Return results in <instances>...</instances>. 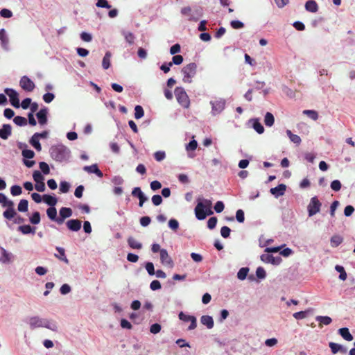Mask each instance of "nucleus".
Segmentation results:
<instances>
[{"label": "nucleus", "instance_id": "nucleus-63", "mask_svg": "<svg viewBox=\"0 0 355 355\" xmlns=\"http://www.w3.org/2000/svg\"><path fill=\"white\" fill-rule=\"evenodd\" d=\"M166 157V154L164 151H157L154 154V157L157 162L162 161Z\"/></svg>", "mask_w": 355, "mask_h": 355}, {"label": "nucleus", "instance_id": "nucleus-34", "mask_svg": "<svg viewBox=\"0 0 355 355\" xmlns=\"http://www.w3.org/2000/svg\"><path fill=\"white\" fill-rule=\"evenodd\" d=\"M275 122L274 116L270 112H267L264 117V123L266 126L271 127Z\"/></svg>", "mask_w": 355, "mask_h": 355}, {"label": "nucleus", "instance_id": "nucleus-4", "mask_svg": "<svg viewBox=\"0 0 355 355\" xmlns=\"http://www.w3.org/2000/svg\"><path fill=\"white\" fill-rule=\"evenodd\" d=\"M0 204L3 207L6 208V210L3 213V216L5 218L12 220L17 216L14 202L8 199L3 193H0Z\"/></svg>", "mask_w": 355, "mask_h": 355}, {"label": "nucleus", "instance_id": "nucleus-11", "mask_svg": "<svg viewBox=\"0 0 355 355\" xmlns=\"http://www.w3.org/2000/svg\"><path fill=\"white\" fill-rule=\"evenodd\" d=\"M21 87L26 92H32L35 88L34 83L26 76L21 78L19 81Z\"/></svg>", "mask_w": 355, "mask_h": 355}, {"label": "nucleus", "instance_id": "nucleus-38", "mask_svg": "<svg viewBox=\"0 0 355 355\" xmlns=\"http://www.w3.org/2000/svg\"><path fill=\"white\" fill-rule=\"evenodd\" d=\"M335 270L340 273L339 279L342 281H345L347 279V275L342 266L336 265Z\"/></svg>", "mask_w": 355, "mask_h": 355}, {"label": "nucleus", "instance_id": "nucleus-1", "mask_svg": "<svg viewBox=\"0 0 355 355\" xmlns=\"http://www.w3.org/2000/svg\"><path fill=\"white\" fill-rule=\"evenodd\" d=\"M197 201L195 214L198 220H204L207 216L213 214L212 202L210 200L198 198Z\"/></svg>", "mask_w": 355, "mask_h": 355}, {"label": "nucleus", "instance_id": "nucleus-12", "mask_svg": "<svg viewBox=\"0 0 355 355\" xmlns=\"http://www.w3.org/2000/svg\"><path fill=\"white\" fill-rule=\"evenodd\" d=\"M159 254L162 264L172 268L174 266V263L167 250L166 249H162L160 250Z\"/></svg>", "mask_w": 355, "mask_h": 355}, {"label": "nucleus", "instance_id": "nucleus-31", "mask_svg": "<svg viewBox=\"0 0 355 355\" xmlns=\"http://www.w3.org/2000/svg\"><path fill=\"white\" fill-rule=\"evenodd\" d=\"M286 135L293 143H294L297 145L300 144L302 140H301V138L298 135L292 133V132L290 130H286Z\"/></svg>", "mask_w": 355, "mask_h": 355}, {"label": "nucleus", "instance_id": "nucleus-33", "mask_svg": "<svg viewBox=\"0 0 355 355\" xmlns=\"http://www.w3.org/2000/svg\"><path fill=\"white\" fill-rule=\"evenodd\" d=\"M30 143L37 151L41 150L42 147L39 141V138H37V135H33L30 140Z\"/></svg>", "mask_w": 355, "mask_h": 355}, {"label": "nucleus", "instance_id": "nucleus-21", "mask_svg": "<svg viewBox=\"0 0 355 355\" xmlns=\"http://www.w3.org/2000/svg\"><path fill=\"white\" fill-rule=\"evenodd\" d=\"M200 322L209 329H212L214 325V320L212 317L209 315H202L200 318Z\"/></svg>", "mask_w": 355, "mask_h": 355}, {"label": "nucleus", "instance_id": "nucleus-19", "mask_svg": "<svg viewBox=\"0 0 355 355\" xmlns=\"http://www.w3.org/2000/svg\"><path fill=\"white\" fill-rule=\"evenodd\" d=\"M12 132L11 125L9 124H3L0 129V137L3 139H7Z\"/></svg>", "mask_w": 355, "mask_h": 355}, {"label": "nucleus", "instance_id": "nucleus-54", "mask_svg": "<svg viewBox=\"0 0 355 355\" xmlns=\"http://www.w3.org/2000/svg\"><path fill=\"white\" fill-rule=\"evenodd\" d=\"M96 5L99 8H105L108 9L111 8V5L109 4L107 0H98Z\"/></svg>", "mask_w": 355, "mask_h": 355}, {"label": "nucleus", "instance_id": "nucleus-23", "mask_svg": "<svg viewBox=\"0 0 355 355\" xmlns=\"http://www.w3.org/2000/svg\"><path fill=\"white\" fill-rule=\"evenodd\" d=\"M305 9L308 12H316L318 10V6L315 1L314 0H309L305 3Z\"/></svg>", "mask_w": 355, "mask_h": 355}, {"label": "nucleus", "instance_id": "nucleus-18", "mask_svg": "<svg viewBox=\"0 0 355 355\" xmlns=\"http://www.w3.org/2000/svg\"><path fill=\"white\" fill-rule=\"evenodd\" d=\"M1 254L2 257L1 258L0 261L3 263H8L13 261L14 256L11 252H8L4 248H1Z\"/></svg>", "mask_w": 355, "mask_h": 355}, {"label": "nucleus", "instance_id": "nucleus-2", "mask_svg": "<svg viewBox=\"0 0 355 355\" xmlns=\"http://www.w3.org/2000/svg\"><path fill=\"white\" fill-rule=\"evenodd\" d=\"M50 155L54 160L63 162L69 160L71 151L63 144H58L51 147Z\"/></svg>", "mask_w": 355, "mask_h": 355}, {"label": "nucleus", "instance_id": "nucleus-36", "mask_svg": "<svg viewBox=\"0 0 355 355\" xmlns=\"http://www.w3.org/2000/svg\"><path fill=\"white\" fill-rule=\"evenodd\" d=\"M315 320L320 322V325L324 324V325H329L331 323L332 320L329 316H317L315 318Z\"/></svg>", "mask_w": 355, "mask_h": 355}, {"label": "nucleus", "instance_id": "nucleus-59", "mask_svg": "<svg viewBox=\"0 0 355 355\" xmlns=\"http://www.w3.org/2000/svg\"><path fill=\"white\" fill-rule=\"evenodd\" d=\"M146 269L148 272V273L150 275H154L155 272V268H154V265L152 262H147L146 263Z\"/></svg>", "mask_w": 355, "mask_h": 355}, {"label": "nucleus", "instance_id": "nucleus-10", "mask_svg": "<svg viewBox=\"0 0 355 355\" xmlns=\"http://www.w3.org/2000/svg\"><path fill=\"white\" fill-rule=\"evenodd\" d=\"M4 92L8 96L11 105L16 108H19L20 107L19 94L15 89L10 88L5 89Z\"/></svg>", "mask_w": 355, "mask_h": 355}, {"label": "nucleus", "instance_id": "nucleus-26", "mask_svg": "<svg viewBox=\"0 0 355 355\" xmlns=\"http://www.w3.org/2000/svg\"><path fill=\"white\" fill-rule=\"evenodd\" d=\"M343 241V238L338 234H335L332 236L330 239L331 245L333 248L338 247L340 244L342 243Z\"/></svg>", "mask_w": 355, "mask_h": 355}, {"label": "nucleus", "instance_id": "nucleus-30", "mask_svg": "<svg viewBox=\"0 0 355 355\" xmlns=\"http://www.w3.org/2000/svg\"><path fill=\"white\" fill-rule=\"evenodd\" d=\"M18 230L24 234H34L35 232V228L32 227L29 225L19 226Z\"/></svg>", "mask_w": 355, "mask_h": 355}, {"label": "nucleus", "instance_id": "nucleus-48", "mask_svg": "<svg viewBox=\"0 0 355 355\" xmlns=\"http://www.w3.org/2000/svg\"><path fill=\"white\" fill-rule=\"evenodd\" d=\"M10 193L13 196H19L22 193V189L19 185H14L10 188Z\"/></svg>", "mask_w": 355, "mask_h": 355}, {"label": "nucleus", "instance_id": "nucleus-62", "mask_svg": "<svg viewBox=\"0 0 355 355\" xmlns=\"http://www.w3.org/2000/svg\"><path fill=\"white\" fill-rule=\"evenodd\" d=\"M152 202L155 206H158L162 202V198L159 195H154L152 197Z\"/></svg>", "mask_w": 355, "mask_h": 355}, {"label": "nucleus", "instance_id": "nucleus-6", "mask_svg": "<svg viewBox=\"0 0 355 355\" xmlns=\"http://www.w3.org/2000/svg\"><path fill=\"white\" fill-rule=\"evenodd\" d=\"M196 69L197 65L195 63H189L182 68V80L184 83H191L192 82V78L196 73Z\"/></svg>", "mask_w": 355, "mask_h": 355}, {"label": "nucleus", "instance_id": "nucleus-3", "mask_svg": "<svg viewBox=\"0 0 355 355\" xmlns=\"http://www.w3.org/2000/svg\"><path fill=\"white\" fill-rule=\"evenodd\" d=\"M28 324L31 329L45 327L53 331H58V325L55 321L47 318H42L39 316L30 318Z\"/></svg>", "mask_w": 355, "mask_h": 355}, {"label": "nucleus", "instance_id": "nucleus-45", "mask_svg": "<svg viewBox=\"0 0 355 355\" xmlns=\"http://www.w3.org/2000/svg\"><path fill=\"white\" fill-rule=\"evenodd\" d=\"M69 188H70V184L69 182H66V181H62L60 183V191L62 193H66L69 191Z\"/></svg>", "mask_w": 355, "mask_h": 355}, {"label": "nucleus", "instance_id": "nucleus-46", "mask_svg": "<svg viewBox=\"0 0 355 355\" xmlns=\"http://www.w3.org/2000/svg\"><path fill=\"white\" fill-rule=\"evenodd\" d=\"M30 222L32 224L37 225L40 222V214L38 211H35L33 214V215L30 217Z\"/></svg>", "mask_w": 355, "mask_h": 355}, {"label": "nucleus", "instance_id": "nucleus-61", "mask_svg": "<svg viewBox=\"0 0 355 355\" xmlns=\"http://www.w3.org/2000/svg\"><path fill=\"white\" fill-rule=\"evenodd\" d=\"M231 230L227 227L223 226L220 230V234L223 238H228L230 234Z\"/></svg>", "mask_w": 355, "mask_h": 355}, {"label": "nucleus", "instance_id": "nucleus-15", "mask_svg": "<svg viewBox=\"0 0 355 355\" xmlns=\"http://www.w3.org/2000/svg\"><path fill=\"white\" fill-rule=\"evenodd\" d=\"M48 108L41 109L36 114L39 123L42 125L47 123Z\"/></svg>", "mask_w": 355, "mask_h": 355}, {"label": "nucleus", "instance_id": "nucleus-35", "mask_svg": "<svg viewBox=\"0 0 355 355\" xmlns=\"http://www.w3.org/2000/svg\"><path fill=\"white\" fill-rule=\"evenodd\" d=\"M28 202L27 200L22 199L19 201L17 210L20 212H26L28 211Z\"/></svg>", "mask_w": 355, "mask_h": 355}, {"label": "nucleus", "instance_id": "nucleus-13", "mask_svg": "<svg viewBox=\"0 0 355 355\" xmlns=\"http://www.w3.org/2000/svg\"><path fill=\"white\" fill-rule=\"evenodd\" d=\"M0 42L1 47L6 50H9V38L4 28L0 30Z\"/></svg>", "mask_w": 355, "mask_h": 355}, {"label": "nucleus", "instance_id": "nucleus-27", "mask_svg": "<svg viewBox=\"0 0 355 355\" xmlns=\"http://www.w3.org/2000/svg\"><path fill=\"white\" fill-rule=\"evenodd\" d=\"M44 202L50 205L51 207H54L57 203V199L55 196L50 195H44L43 197Z\"/></svg>", "mask_w": 355, "mask_h": 355}, {"label": "nucleus", "instance_id": "nucleus-58", "mask_svg": "<svg viewBox=\"0 0 355 355\" xmlns=\"http://www.w3.org/2000/svg\"><path fill=\"white\" fill-rule=\"evenodd\" d=\"M236 218L239 223H243L245 220L244 212L242 209H239L236 212Z\"/></svg>", "mask_w": 355, "mask_h": 355}, {"label": "nucleus", "instance_id": "nucleus-17", "mask_svg": "<svg viewBox=\"0 0 355 355\" xmlns=\"http://www.w3.org/2000/svg\"><path fill=\"white\" fill-rule=\"evenodd\" d=\"M83 170L88 173H94L99 178H102L103 175V173L99 170L96 164H92L91 166H84Z\"/></svg>", "mask_w": 355, "mask_h": 355}, {"label": "nucleus", "instance_id": "nucleus-29", "mask_svg": "<svg viewBox=\"0 0 355 355\" xmlns=\"http://www.w3.org/2000/svg\"><path fill=\"white\" fill-rule=\"evenodd\" d=\"M128 243L132 249L140 250L142 248V244L132 237L128 238Z\"/></svg>", "mask_w": 355, "mask_h": 355}, {"label": "nucleus", "instance_id": "nucleus-44", "mask_svg": "<svg viewBox=\"0 0 355 355\" xmlns=\"http://www.w3.org/2000/svg\"><path fill=\"white\" fill-rule=\"evenodd\" d=\"M144 112L141 106L136 105L135 107V117L137 119H141L144 116Z\"/></svg>", "mask_w": 355, "mask_h": 355}, {"label": "nucleus", "instance_id": "nucleus-16", "mask_svg": "<svg viewBox=\"0 0 355 355\" xmlns=\"http://www.w3.org/2000/svg\"><path fill=\"white\" fill-rule=\"evenodd\" d=\"M286 187L285 184H279L277 187L271 188L270 190V192L275 197L278 198L284 194V193L286 191Z\"/></svg>", "mask_w": 355, "mask_h": 355}, {"label": "nucleus", "instance_id": "nucleus-22", "mask_svg": "<svg viewBox=\"0 0 355 355\" xmlns=\"http://www.w3.org/2000/svg\"><path fill=\"white\" fill-rule=\"evenodd\" d=\"M338 334L347 341H352L353 340V336L350 334L349 329L347 327L339 329Z\"/></svg>", "mask_w": 355, "mask_h": 355}, {"label": "nucleus", "instance_id": "nucleus-9", "mask_svg": "<svg viewBox=\"0 0 355 355\" xmlns=\"http://www.w3.org/2000/svg\"><path fill=\"white\" fill-rule=\"evenodd\" d=\"M322 203L317 196H313L311 198L309 205H307V211L309 217H311L320 211Z\"/></svg>", "mask_w": 355, "mask_h": 355}, {"label": "nucleus", "instance_id": "nucleus-47", "mask_svg": "<svg viewBox=\"0 0 355 355\" xmlns=\"http://www.w3.org/2000/svg\"><path fill=\"white\" fill-rule=\"evenodd\" d=\"M33 178L36 183L43 182L44 178L39 171H35L33 173Z\"/></svg>", "mask_w": 355, "mask_h": 355}, {"label": "nucleus", "instance_id": "nucleus-7", "mask_svg": "<svg viewBox=\"0 0 355 355\" xmlns=\"http://www.w3.org/2000/svg\"><path fill=\"white\" fill-rule=\"evenodd\" d=\"M211 106V114L213 116L220 114L225 108L226 101L223 98H215L210 101Z\"/></svg>", "mask_w": 355, "mask_h": 355}, {"label": "nucleus", "instance_id": "nucleus-8", "mask_svg": "<svg viewBox=\"0 0 355 355\" xmlns=\"http://www.w3.org/2000/svg\"><path fill=\"white\" fill-rule=\"evenodd\" d=\"M175 96L178 102L183 107L187 108L189 106L190 101L184 88L180 87H177L175 89Z\"/></svg>", "mask_w": 355, "mask_h": 355}, {"label": "nucleus", "instance_id": "nucleus-28", "mask_svg": "<svg viewBox=\"0 0 355 355\" xmlns=\"http://www.w3.org/2000/svg\"><path fill=\"white\" fill-rule=\"evenodd\" d=\"M112 54L110 51L105 53L102 60V66L104 69H107L110 67V60Z\"/></svg>", "mask_w": 355, "mask_h": 355}, {"label": "nucleus", "instance_id": "nucleus-55", "mask_svg": "<svg viewBox=\"0 0 355 355\" xmlns=\"http://www.w3.org/2000/svg\"><path fill=\"white\" fill-rule=\"evenodd\" d=\"M234 29H240L244 27V24L239 20H233L230 23Z\"/></svg>", "mask_w": 355, "mask_h": 355}, {"label": "nucleus", "instance_id": "nucleus-64", "mask_svg": "<svg viewBox=\"0 0 355 355\" xmlns=\"http://www.w3.org/2000/svg\"><path fill=\"white\" fill-rule=\"evenodd\" d=\"M123 35L125 37V40L130 43L132 44L134 42L135 36L134 35L130 32H124Z\"/></svg>", "mask_w": 355, "mask_h": 355}, {"label": "nucleus", "instance_id": "nucleus-37", "mask_svg": "<svg viewBox=\"0 0 355 355\" xmlns=\"http://www.w3.org/2000/svg\"><path fill=\"white\" fill-rule=\"evenodd\" d=\"M60 216L67 218L72 215V210L68 207H62L59 211Z\"/></svg>", "mask_w": 355, "mask_h": 355}, {"label": "nucleus", "instance_id": "nucleus-60", "mask_svg": "<svg viewBox=\"0 0 355 355\" xmlns=\"http://www.w3.org/2000/svg\"><path fill=\"white\" fill-rule=\"evenodd\" d=\"M183 62V57L181 55H174L172 58V65L174 64H176V65H179L180 64H182Z\"/></svg>", "mask_w": 355, "mask_h": 355}, {"label": "nucleus", "instance_id": "nucleus-41", "mask_svg": "<svg viewBox=\"0 0 355 355\" xmlns=\"http://www.w3.org/2000/svg\"><path fill=\"white\" fill-rule=\"evenodd\" d=\"M14 123L19 126H24L26 125L27 120L25 117L17 116L13 119Z\"/></svg>", "mask_w": 355, "mask_h": 355}, {"label": "nucleus", "instance_id": "nucleus-57", "mask_svg": "<svg viewBox=\"0 0 355 355\" xmlns=\"http://www.w3.org/2000/svg\"><path fill=\"white\" fill-rule=\"evenodd\" d=\"M22 155L26 159H31L34 157L35 153L32 150L25 149L22 150Z\"/></svg>", "mask_w": 355, "mask_h": 355}, {"label": "nucleus", "instance_id": "nucleus-50", "mask_svg": "<svg viewBox=\"0 0 355 355\" xmlns=\"http://www.w3.org/2000/svg\"><path fill=\"white\" fill-rule=\"evenodd\" d=\"M198 143L196 140H191L188 144L186 146V150L189 151H193L197 148Z\"/></svg>", "mask_w": 355, "mask_h": 355}, {"label": "nucleus", "instance_id": "nucleus-52", "mask_svg": "<svg viewBox=\"0 0 355 355\" xmlns=\"http://www.w3.org/2000/svg\"><path fill=\"white\" fill-rule=\"evenodd\" d=\"M168 227L174 231H176L179 227V223L176 219H170L168 221Z\"/></svg>", "mask_w": 355, "mask_h": 355}, {"label": "nucleus", "instance_id": "nucleus-14", "mask_svg": "<svg viewBox=\"0 0 355 355\" xmlns=\"http://www.w3.org/2000/svg\"><path fill=\"white\" fill-rule=\"evenodd\" d=\"M67 228L73 232H78L81 228V221L78 219H71L66 223Z\"/></svg>", "mask_w": 355, "mask_h": 355}, {"label": "nucleus", "instance_id": "nucleus-5", "mask_svg": "<svg viewBox=\"0 0 355 355\" xmlns=\"http://www.w3.org/2000/svg\"><path fill=\"white\" fill-rule=\"evenodd\" d=\"M282 249L281 247H272V248H266L265 249V252H266V254H263L261 255L260 259L261 260L266 263H271L272 265H279L282 262V259L280 257H273L272 255L270 254V252H277Z\"/></svg>", "mask_w": 355, "mask_h": 355}, {"label": "nucleus", "instance_id": "nucleus-20", "mask_svg": "<svg viewBox=\"0 0 355 355\" xmlns=\"http://www.w3.org/2000/svg\"><path fill=\"white\" fill-rule=\"evenodd\" d=\"M329 346L333 354H336L338 352H340L343 354H345L347 352V348L340 344L330 342L329 343Z\"/></svg>", "mask_w": 355, "mask_h": 355}, {"label": "nucleus", "instance_id": "nucleus-53", "mask_svg": "<svg viewBox=\"0 0 355 355\" xmlns=\"http://www.w3.org/2000/svg\"><path fill=\"white\" fill-rule=\"evenodd\" d=\"M162 327L158 323H155L152 324L150 327V333L153 334H157L161 331Z\"/></svg>", "mask_w": 355, "mask_h": 355}, {"label": "nucleus", "instance_id": "nucleus-25", "mask_svg": "<svg viewBox=\"0 0 355 355\" xmlns=\"http://www.w3.org/2000/svg\"><path fill=\"white\" fill-rule=\"evenodd\" d=\"M181 12L182 15L188 17L189 20L197 21L198 19V17H196L193 13H191V9L190 7H185L181 10Z\"/></svg>", "mask_w": 355, "mask_h": 355}, {"label": "nucleus", "instance_id": "nucleus-43", "mask_svg": "<svg viewBox=\"0 0 355 355\" xmlns=\"http://www.w3.org/2000/svg\"><path fill=\"white\" fill-rule=\"evenodd\" d=\"M56 250L58 251L60 255L58 256V255H55L59 259L63 261L64 262H65L66 263H68L69 261L66 257V254H65V252H64V248H60V247H57L56 248Z\"/></svg>", "mask_w": 355, "mask_h": 355}, {"label": "nucleus", "instance_id": "nucleus-51", "mask_svg": "<svg viewBox=\"0 0 355 355\" xmlns=\"http://www.w3.org/2000/svg\"><path fill=\"white\" fill-rule=\"evenodd\" d=\"M39 166H40V170L42 171V173L44 174L47 175L50 173L49 166L46 162H40Z\"/></svg>", "mask_w": 355, "mask_h": 355}, {"label": "nucleus", "instance_id": "nucleus-32", "mask_svg": "<svg viewBox=\"0 0 355 355\" xmlns=\"http://www.w3.org/2000/svg\"><path fill=\"white\" fill-rule=\"evenodd\" d=\"M252 122L253 128L257 133L262 134L264 132V128L258 119H252Z\"/></svg>", "mask_w": 355, "mask_h": 355}, {"label": "nucleus", "instance_id": "nucleus-40", "mask_svg": "<svg viewBox=\"0 0 355 355\" xmlns=\"http://www.w3.org/2000/svg\"><path fill=\"white\" fill-rule=\"evenodd\" d=\"M303 114L306 115L313 121H316L318 119V113L315 110H305L303 111Z\"/></svg>", "mask_w": 355, "mask_h": 355}, {"label": "nucleus", "instance_id": "nucleus-39", "mask_svg": "<svg viewBox=\"0 0 355 355\" xmlns=\"http://www.w3.org/2000/svg\"><path fill=\"white\" fill-rule=\"evenodd\" d=\"M249 272V268L248 267L241 268L239 272H237V278L240 280L245 279Z\"/></svg>", "mask_w": 355, "mask_h": 355}, {"label": "nucleus", "instance_id": "nucleus-56", "mask_svg": "<svg viewBox=\"0 0 355 355\" xmlns=\"http://www.w3.org/2000/svg\"><path fill=\"white\" fill-rule=\"evenodd\" d=\"M331 188L335 191H338L341 189V183L339 180H336L331 182Z\"/></svg>", "mask_w": 355, "mask_h": 355}, {"label": "nucleus", "instance_id": "nucleus-42", "mask_svg": "<svg viewBox=\"0 0 355 355\" xmlns=\"http://www.w3.org/2000/svg\"><path fill=\"white\" fill-rule=\"evenodd\" d=\"M46 214L51 220H56L57 211L54 207H51L49 209H47Z\"/></svg>", "mask_w": 355, "mask_h": 355}, {"label": "nucleus", "instance_id": "nucleus-24", "mask_svg": "<svg viewBox=\"0 0 355 355\" xmlns=\"http://www.w3.org/2000/svg\"><path fill=\"white\" fill-rule=\"evenodd\" d=\"M312 312H313V309H306L305 311L296 312V313H293V316L296 320H302V319H304V318H306L307 315L309 313H311Z\"/></svg>", "mask_w": 355, "mask_h": 355}, {"label": "nucleus", "instance_id": "nucleus-49", "mask_svg": "<svg viewBox=\"0 0 355 355\" xmlns=\"http://www.w3.org/2000/svg\"><path fill=\"white\" fill-rule=\"evenodd\" d=\"M256 275L259 279H263L266 277V270L262 267H258L256 270Z\"/></svg>", "mask_w": 355, "mask_h": 355}]
</instances>
